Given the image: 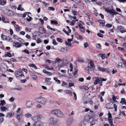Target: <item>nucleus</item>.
<instances>
[{
    "label": "nucleus",
    "instance_id": "f257e3e1",
    "mask_svg": "<svg viewBox=\"0 0 126 126\" xmlns=\"http://www.w3.org/2000/svg\"><path fill=\"white\" fill-rule=\"evenodd\" d=\"M51 112L52 114L60 118H62L64 116L63 113L59 110L56 109L53 110Z\"/></svg>",
    "mask_w": 126,
    "mask_h": 126
},
{
    "label": "nucleus",
    "instance_id": "f03ea898",
    "mask_svg": "<svg viewBox=\"0 0 126 126\" xmlns=\"http://www.w3.org/2000/svg\"><path fill=\"white\" fill-rule=\"evenodd\" d=\"M22 72V70L20 69L18 71H16L15 72V75L17 79H20L24 77V75L21 74Z\"/></svg>",
    "mask_w": 126,
    "mask_h": 126
},
{
    "label": "nucleus",
    "instance_id": "7ed1b4c3",
    "mask_svg": "<svg viewBox=\"0 0 126 126\" xmlns=\"http://www.w3.org/2000/svg\"><path fill=\"white\" fill-rule=\"evenodd\" d=\"M36 101L44 105H45L47 102V101L45 99L41 96L36 97Z\"/></svg>",
    "mask_w": 126,
    "mask_h": 126
},
{
    "label": "nucleus",
    "instance_id": "20e7f679",
    "mask_svg": "<svg viewBox=\"0 0 126 126\" xmlns=\"http://www.w3.org/2000/svg\"><path fill=\"white\" fill-rule=\"evenodd\" d=\"M94 68L95 66L94 62L92 61H90L88 63V66L86 68V69L89 72L91 70L92 68L93 69Z\"/></svg>",
    "mask_w": 126,
    "mask_h": 126
},
{
    "label": "nucleus",
    "instance_id": "39448f33",
    "mask_svg": "<svg viewBox=\"0 0 126 126\" xmlns=\"http://www.w3.org/2000/svg\"><path fill=\"white\" fill-rule=\"evenodd\" d=\"M57 120L54 117L50 118L49 120V122L51 125L55 124L57 122Z\"/></svg>",
    "mask_w": 126,
    "mask_h": 126
},
{
    "label": "nucleus",
    "instance_id": "423d86ee",
    "mask_svg": "<svg viewBox=\"0 0 126 126\" xmlns=\"http://www.w3.org/2000/svg\"><path fill=\"white\" fill-rule=\"evenodd\" d=\"M108 120L109 123L110 125L111 126H113V124L112 119V115L109 112L108 113Z\"/></svg>",
    "mask_w": 126,
    "mask_h": 126
},
{
    "label": "nucleus",
    "instance_id": "0eeeda50",
    "mask_svg": "<svg viewBox=\"0 0 126 126\" xmlns=\"http://www.w3.org/2000/svg\"><path fill=\"white\" fill-rule=\"evenodd\" d=\"M23 43H19L18 42H15L13 43V47H20L22 45Z\"/></svg>",
    "mask_w": 126,
    "mask_h": 126
},
{
    "label": "nucleus",
    "instance_id": "6e6552de",
    "mask_svg": "<svg viewBox=\"0 0 126 126\" xmlns=\"http://www.w3.org/2000/svg\"><path fill=\"white\" fill-rule=\"evenodd\" d=\"M97 68L98 70L102 71V72H106L108 71V69L107 68L102 67L99 65L97 66Z\"/></svg>",
    "mask_w": 126,
    "mask_h": 126
},
{
    "label": "nucleus",
    "instance_id": "1a4fd4ad",
    "mask_svg": "<svg viewBox=\"0 0 126 126\" xmlns=\"http://www.w3.org/2000/svg\"><path fill=\"white\" fill-rule=\"evenodd\" d=\"M92 117V115L90 114L89 115H87L85 116L84 118V119L86 121H89L90 120Z\"/></svg>",
    "mask_w": 126,
    "mask_h": 126
},
{
    "label": "nucleus",
    "instance_id": "9d476101",
    "mask_svg": "<svg viewBox=\"0 0 126 126\" xmlns=\"http://www.w3.org/2000/svg\"><path fill=\"white\" fill-rule=\"evenodd\" d=\"M118 67H125L126 66V61H123L122 63H119L118 64Z\"/></svg>",
    "mask_w": 126,
    "mask_h": 126
},
{
    "label": "nucleus",
    "instance_id": "9b49d317",
    "mask_svg": "<svg viewBox=\"0 0 126 126\" xmlns=\"http://www.w3.org/2000/svg\"><path fill=\"white\" fill-rule=\"evenodd\" d=\"M73 121V119L72 118L68 119L66 122L68 126H70L71 124Z\"/></svg>",
    "mask_w": 126,
    "mask_h": 126
},
{
    "label": "nucleus",
    "instance_id": "f8f14e48",
    "mask_svg": "<svg viewBox=\"0 0 126 126\" xmlns=\"http://www.w3.org/2000/svg\"><path fill=\"white\" fill-rule=\"evenodd\" d=\"M26 105L27 107H32L33 105V104L32 102L30 101H28L26 103Z\"/></svg>",
    "mask_w": 126,
    "mask_h": 126
},
{
    "label": "nucleus",
    "instance_id": "ddd939ff",
    "mask_svg": "<svg viewBox=\"0 0 126 126\" xmlns=\"http://www.w3.org/2000/svg\"><path fill=\"white\" fill-rule=\"evenodd\" d=\"M43 123L39 122L36 121L34 123V125L36 126H43Z\"/></svg>",
    "mask_w": 126,
    "mask_h": 126
},
{
    "label": "nucleus",
    "instance_id": "4468645a",
    "mask_svg": "<svg viewBox=\"0 0 126 126\" xmlns=\"http://www.w3.org/2000/svg\"><path fill=\"white\" fill-rule=\"evenodd\" d=\"M34 118L36 119V120L37 121H38L40 119L43 118L44 117L41 115H38L35 116Z\"/></svg>",
    "mask_w": 126,
    "mask_h": 126
},
{
    "label": "nucleus",
    "instance_id": "2eb2a0df",
    "mask_svg": "<svg viewBox=\"0 0 126 126\" xmlns=\"http://www.w3.org/2000/svg\"><path fill=\"white\" fill-rule=\"evenodd\" d=\"M39 31L41 33H45V31L44 28L41 27H40L39 28Z\"/></svg>",
    "mask_w": 126,
    "mask_h": 126
},
{
    "label": "nucleus",
    "instance_id": "dca6fc26",
    "mask_svg": "<svg viewBox=\"0 0 126 126\" xmlns=\"http://www.w3.org/2000/svg\"><path fill=\"white\" fill-rule=\"evenodd\" d=\"M101 79H100V78H96V80L94 82V84L95 85H96L98 83H99V82L100 81Z\"/></svg>",
    "mask_w": 126,
    "mask_h": 126
},
{
    "label": "nucleus",
    "instance_id": "f3484780",
    "mask_svg": "<svg viewBox=\"0 0 126 126\" xmlns=\"http://www.w3.org/2000/svg\"><path fill=\"white\" fill-rule=\"evenodd\" d=\"M5 54L4 55L5 57H11L13 56V55L11 54V53L9 52H5Z\"/></svg>",
    "mask_w": 126,
    "mask_h": 126
},
{
    "label": "nucleus",
    "instance_id": "a211bd4d",
    "mask_svg": "<svg viewBox=\"0 0 126 126\" xmlns=\"http://www.w3.org/2000/svg\"><path fill=\"white\" fill-rule=\"evenodd\" d=\"M44 67H45V68H46V69H47V70H53V68L51 67H50L47 65H44Z\"/></svg>",
    "mask_w": 126,
    "mask_h": 126
},
{
    "label": "nucleus",
    "instance_id": "6ab92c4d",
    "mask_svg": "<svg viewBox=\"0 0 126 126\" xmlns=\"http://www.w3.org/2000/svg\"><path fill=\"white\" fill-rule=\"evenodd\" d=\"M7 3L6 0H0V4L2 5H4L6 4Z\"/></svg>",
    "mask_w": 126,
    "mask_h": 126
},
{
    "label": "nucleus",
    "instance_id": "aec40b11",
    "mask_svg": "<svg viewBox=\"0 0 126 126\" xmlns=\"http://www.w3.org/2000/svg\"><path fill=\"white\" fill-rule=\"evenodd\" d=\"M65 93L67 94H69L71 96L72 94V93L71 90H66L65 91Z\"/></svg>",
    "mask_w": 126,
    "mask_h": 126
},
{
    "label": "nucleus",
    "instance_id": "412c9836",
    "mask_svg": "<svg viewBox=\"0 0 126 126\" xmlns=\"http://www.w3.org/2000/svg\"><path fill=\"white\" fill-rule=\"evenodd\" d=\"M109 13H110L112 15H114L115 14H117V13L115 12V10L113 9H111Z\"/></svg>",
    "mask_w": 126,
    "mask_h": 126
},
{
    "label": "nucleus",
    "instance_id": "4be33fe9",
    "mask_svg": "<svg viewBox=\"0 0 126 126\" xmlns=\"http://www.w3.org/2000/svg\"><path fill=\"white\" fill-rule=\"evenodd\" d=\"M14 26L15 27L16 29V30L17 31L19 32L20 31V27L19 25L16 24Z\"/></svg>",
    "mask_w": 126,
    "mask_h": 126
},
{
    "label": "nucleus",
    "instance_id": "5701e85b",
    "mask_svg": "<svg viewBox=\"0 0 126 126\" xmlns=\"http://www.w3.org/2000/svg\"><path fill=\"white\" fill-rule=\"evenodd\" d=\"M88 18L89 19V20H88V22H87V24L88 25H92L93 23V22H92V21L90 20V18L89 17H88Z\"/></svg>",
    "mask_w": 126,
    "mask_h": 126
},
{
    "label": "nucleus",
    "instance_id": "b1692460",
    "mask_svg": "<svg viewBox=\"0 0 126 126\" xmlns=\"http://www.w3.org/2000/svg\"><path fill=\"white\" fill-rule=\"evenodd\" d=\"M98 121V120L97 119H96L95 120H92L91 122V125H94L95 123V121Z\"/></svg>",
    "mask_w": 126,
    "mask_h": 126
},
{
    "label": "nucleus",
    "instance_id": "393cba45",
    "mask_svg": "<svg viewBox=\"0 0 126 126\" xmlns=\"http://www.w3.org/2000/svg\"><path fill=\"white\" fill-rule=\"evenodd\" d=\"M53 79L54 80L57 82V84H60L61 83L60 81L57 78H54Z\"/></svg>",
    "mask_w": 126,
    "mask_h": 126
},
{
    "label": "nucleus",
    "instance_id": "a878e982",
    "mask_svg": "<svg viewBox=\"0 0 126 126\" xmlns=\"http://www.w3.org/2000/svg\"><path fill=\"white\" fill-rule=\"evenodd\" d=\"M0 109L1 111H5L7 109L5 107L3 106H1Z\"/></svg>",
    "mask_w": 126,
    "mask_h": 126
},
{
    "label": "nucleus",
    "instance_id": "bb28decb",
    "mask_svg": "<svg viewBox=\"0 0 126 126\" xmlns=\"http://www.w3.org/2000/svg\"><path fill=\"white\" fill-rule=\"evenodd\" d=\"M78 126H86V125L83 122L81 121L79 123Z\"/></svg>",
    "mask_w": 126,
    "mask_h": 126
},
{
    "label": "nucleus",
    "instance_id": "cd10ccee",
    "mask_svg": "<svg viewBox=\"0 0 126 126\" xmlns=\"http://www.w3.org/2000/svg\"><path fill=\"white\" fill-rule=\"evenodd\" d=\"M105 54H99L98 55V56L101 57L102 59H105Z\"/></svg>",
    "mask_w": 126,
    "mask_h": 126
},
{
    "label": "nucleus",
    "instance_id": "c85d7f7f",
    "mask_svg": "<svg viewBox=\"0 0 126 126\" xmlns=\"http://www.w3.org/2000/svg\"><path fill=\"white\" fill-rule=\"evenodd\" d=\"M29 65L30 66L33 67L35 69H37L36 66L34 64H30Z\"/></svg>",
    "mask_w": 126,
    "mask_h": 126
},
{
    "label": "nucleus",
    "instance_id": "c756f323",
    "mask_svg": "<svg viewBox=\"0 0 126 126\" xmlns=\"http://www.w3.org/2000/svg\"><path fill=\"white\" fill-rule=\"evenodd\" d=\"M61 61V60L59 58H57L55 59V62L56 63H60Z\"/></svg>",
    "mask_w": 126,
    "mask_h": 126
},
{
    "label": "nucleus",
    "instance_id": "7c9ffc66",
    "mask_svg": "<svg viewBox=\"0 0 126 126\" xmlns=\"http://www.w3.org/2000/svg\"><path fill=\"white\" fill-rule=\"evenodd\" d=\"M77 73L78 71L77 70H76L75 72H74L73 73V75L75 77H76L78 76V74Z\"/></svg>",
    "mask_w": 126,
    "mask_h": 126
},
{
    "label": "nucleus",
    "instance_id": "2f4dec72",
    "mask_svg": "<svg viewBox=\"0 0 126 126\" xmlns=\"http://www.w3.org/2000/svg\"><path fill=\"white\" fill-rule=\"evenodd\" d=\"M22 5L21 4H19L18 5V7L17 8V9L19 10H20L21 11H22L24 9L21 7Z\"/></svg>",
    "mask_w": 126,
    "mask_h": 126
},
{
    "label": "nucleus",
    "instance_id": "473e14b6",
    "mask_svg": "<svg viewBox=\"0 0 126 126\" xmlns=\"http://www.w3.org/2000/svg\"><path fill=\"white\" fill-rule=\"evenodd\" d=\"M96 47L97 48L100 49H101V46L100 44H97L96 45Z\"/></svg>",
    "mask_w": 126,
    "mask_h": 126
},
{
    "label": "nucleus",
    "instance_id": "72a5a7b5",
    "mask_svg": "<svg viewBox=\"0 0 126 126\" xmlns=\"http://www.w3.org/2000/svg\"><path fill=\"white\" fill-rule=\"evenodd\" d=\"M51 24H54L55 25H57L58 24V22L57 21H54L52 20L51 21Z\"/></svg>",
    "mask_w": 126,
    "mask_h": 126
},
{
    "label": "nucleus",
    "instance_id": "f704fd0d",
    "mask_svg": "<svg viewBox=\"0 0 126 126\" xmlns=\"http://www.w3.org/2000/svg\"><path fill=\"white\" fill-rule=\"evenodd\" d=\"M28 16L29 17V18L27 17L26 18V19L27 21L30 22L32 20V18L31 17H30L29 15H28Z\"/></svg>",
    "mask_w": 126,
    "mask_h": 126
},
{
    "label": "nucleus",
    "instance_id": "c9c22d12",
    "mask_svg": "<svg viewBox=\"0 0 126 126\" xmlns=\"http://www.w3.org/2000/svg\"><path fill=\"white\" fill-rule=\"evenodd\" d=\"M59 50L62 52H64L65 50V49L63 47H61L59 49Z\"/></svg>",
    "mask_w": 126,
    "mask_h": 126
},
{
    "label": "nucleus",
    "instance_id": "e433bc0d",
    "mask_svg": "<svg viewBox=\"0 0 126 126\" xmlns=\"http://www.w3.org/2000/svg\"><path fill=\"white\" fill-rule=\"evenodd\" d=\"M1 103L0 104V105H1V106H3V105H4L5 104V102L4 100H2L1 101Z\"/></svg>",
    "mask_w": 126,
    "mask_h": 126
},
{
    "label": "nucleus",
    "instance_id": "4c0bfd02",
    "mask_svg": "<svg viewBox=\"0 0 126 126\" xmlns=\"http://www.w3.org/2000/svg\"><path fill=\"white\" fill-rule=\"evenodd\" d=\"M21 115V114L18 113H17L16 115V118L18 120H20V116Z\"/></svg>",
    "mask_w": 126,
    "mask_h": 126
},
{
    "label": "nucleus",
    "instance_id": "58836bf2",
    "mask_svg": "<svg viewBox=\"0 0 126 126\" xmlns=\"http://www.w3.org/2000/svg\"><path fill=\"white\" fill-rule=\"evenodd\" d=\"M32 77L34 80H36L37 79V76L35 75H32Z\"/></svg>",
    "mask_w": 126,
    "mask_h": 126
},
{
    "label": "nucleus",
    "instance_id": "ea45409f",
    "mask_svg": "<svg viewBox=\"0 0 126 126\" xmlns=\"http://www.w3.org/2000/svg\"><path fill=\"white\" fill-rule=\"evenodd\" d=\"M48 10H49L54 11L55 10V8L52 7H49L48 8Z\"/></svg>",
    "mask_w": 126,
    "mask_h": 126
},
{
    "label": "nucleus",
    "instance_id": "a19ab883",
    "mask_svg": "<svg viewBox=\"0 0 126 126\" xmlns=\"http://www.w3.org/2000/svg\"><path fill=\"white\" fill-rule=\"evenodd\" d=\"M65 44L67 46H71V43L68 42L66 41L65 42Z\"/></svg>",
    "mask_w": 126,
    "mask_h": 126
},
{
    "label": "nucleus",
    "instance_id": "79ce46f5",
    "mask_svg": "<svg viewBox=\"0 0 126 126\" xmlns=\"http://www.w3.org/2000/svg\"><path fill=\"white\" fill-rule=\"evenodd\" d=\"M9 13V14L8 15L10 16H12L13 15V12L10 10H9L8 12V14Z\"/></svg>",
    "mask_w": 126,
    "mask_h": 126
},
{
    "label": "nucleus",
    "instance_id": "37998d69",
    "mask_svg": "<svg viewBox=\"0 0 126 126\" xmlns=\"http://www.w3.org/2000/svg\"><path fill=\"white\" fill-rule=\"evenodd\" d=\"M47 28L49 29H50L51 30H52L53 31H56V30L55 29H53L51 28L49 25H47Z\"/></svg>",
    "mask_w": 126,
    "mask_h": 126
},
{
    "label": "nucleus",
    "instance_id": "c03bdc74",
    "mask_svg": "<svg viewBox=\"0 0 126 126\" xmlns=\"http://www.w3.org/2000/svg\"><path fill=\"white\" fill-rule=\"evenodd\" d=\"M25 116L26 117L28 118L31 117L32 116V115L28 113L25 114Z\"/></svg>",
    "mask_w": 126,
    "mask_h": 126
},
{
    "label": "nucleus",
    "instance_id": "a18cd8bd",
    "mask_svg": "<svg viewBox=\"0 0 126 126\" xmlns=\"http://www.w3.org/2000/svg\"><path fill=\"white\" fill-rule=\"evenodd\" d=\"M126 100H125V99L124 98H122L121 99V100L120 101V103H122V104H124Z\"/></svg>",
    "mask_w": 126,
    "mask_h": 126
},
{
    "label": "nucleus",
    "instance_id": "49530a36",
    "mask_svg": "<svg viewBox=\"0 0 126 126\" xmlns=\"http://www.w3.org/2000/svg\"><path fill=\"white\" fill-rule=\"evenodd\" d=\"M14 115V113H9L8 114V116L9 117H12Z\"/></svg>",
    "mask_w": 126,
    "mask_h": 126
},
{
    "label": "nucleus",
    "instance_id": "de8ad7c7",
    "mask_svg": "<svg viewBox=\"0 0 126 126\" xmlns=\"http://www.w3.org/2000/svg\"><path fill=\"white\" fill-rule=\"evenodd\" d=\"M98 21L100 23L104 25L105 24V21L102 20H99Z\"/></svg>",
    "mask_w": 126,
    "mask_h": 126
},
{
    "label": "nucleus",
    "instance_id": "09e8293b",
    "mask_svg": "<svg viewBox=\"0 0 126 126\" xmlns=\"http://www.w3.org/2000/svg\"><path fill=\"white\" fill-rule=\"evenodd\" d=\"M52 43L54 45H57V43L55 39L53 40Z\"/></svg>",
    "mask_w": 126,
    "mask_h": 126
},
{
    "label": "nucleus",
    "instance_id": "8fccbe9b",
    "mask_svg": "<svg viewBox=\"0 0 126 126\" xmlns=\"http://www.w3.org/2000/svg\"><path fill=\"white\" fill-rule=\"evenodd\" d=\"M78 26L79 28L80 29L84 28L83 25L80 23L79 24Z\"/></svg>",
    "mask_w": 126,
    "mask_h": 126
},
{
    "label": "nucleus",
    "instance_id": "3c124183",
    "mask_svg": "<svg viewBox=\"0 0 126 126\" xmlns=\"http://www.w3.org/2000/svg\"><path fill=\"white\" fill-rule=\"evenodd\" d=\"M79 37H77V38L78 39L81 40L82 39L83 37L82 36L79 35L77 33Z\"/></svg>",
    "mask_w": 126,
    "mask_h": 126
},
{
    "label": "nucleus",
    "instance_id": "603ef678",
    "mask_svg": "<svg viewBox=\"0 0 126 126\" xmlns=\"http://www.w3.org/2000/svg\"><path fill=\"white\" fill-rule=\"evenodd\" d=\"M73 93L74 95L73 99L75 100H76L77 99L76 94L74 92H73Z\"/></svg>",
    "mask_w": 126,
    "mask_h": 126
},
{
    "label": "nucleus",
    "instance_id": "864d4df0",
    "mask_svg": "<svg viewBox=\"0 0 126 126\" xmlns=\"http://www.w3.org/2000/svg\"><path fill=\"white\" fill-rule=\"evenodd\" d=\"M97 35L99 37H103V35L100 33H99L97 34Z\"/></svg>",
    "mask_w": 126,
    "mask_h": 126
},
{
    "label": "nucleus",
    "instance_id": "5fc2aeb1",
    "mask_svg": "<svg viewBox=\"0 0 126 126\" xmlns=\"http://www.w3.org/2000/svg\"><path fill=\"white\" fill-rule=\"evenodd\" d=\"M124 28V27L121 26H118L117 27V29L119 30L123 29Z\"/></svg>",
    "mask_w": 126,
    "mask_h": 126
},
{
    "label": "nucleus",
    "instance_id": "6e6d98bb",
    "mask_svg": "<svg viewBox=\"0 0 126 126\" xmlns=\"http://www.w3.org/2000/svg\"><path fill=\"white\" fill-rule=\"evenodd\" d=\"M15 99V98L13 97H11L9 99L10 101L12 102L14 101Z\"/></svg>",
    "mask_w": 126,
    "mask_h": 126
},
{
    "label": "nucleus",
    "instance_id": "4d7b16f0",
    "mask_svg": "<svg viewBox=\"0 0 126 126\" xmlns=\"http://www.w3.org/2000/svg\"><path fill=\"white\" fill-rule=\"evenodd\" d=\"M68 84L69 87H71L74 86V84L73 83H69Z\"/></svg>",
    "mask_w": 126,
    "mask_h": 126
},
{
    "label": "nucleus",
    "instance_id": "13d9d810",
    "mask_svg": "<svg viewBox=\"0 0 126 126\" xmlns=\"http://www.w3.org/2000/svg\"><path fill=\"white\" fill-rule=\"evenodd\" d=\"M22 52H24L25 53L27 54H29V52L28 50L26 49L23 50H22Z\"/></svg>",
    "mask_w": 126,
    "mask_h": 126
},
{
    "label": "nucleus",
    "instance_id": "bf43d9fd",
    "mask_svg": "<svg viewBox=\"0 0 126 126\" xmlns=\"http://www.w3.org/2000/svg\"><path fill=\"white\" fill-rule=\"evenodd\" d=\"M53 62V61H51L48 59H47L46 60V63L48 62L49 63H51L52 62Z\"/></svg>",
    "mask_w": 126,
    "mask_h": 126
},
{
    "label": "nucleus",
    "instance_id": "052dcab7",
    "mask_svg": "<svg viewBox=\"0 0 126 126\" xmlns=\"http://www.w3.org/2000/svg\"><path fill=\"white\" fill-rule=\"evenodd\" d=\"M57 40L58 41L60 42H62L63 41L62 39L59 38H57Z\"/></svg>",
    "mask_w": 126,
    "mask_h": 126
},
{
    "label": "nucleus",
    "instance_id": "680f3d73",
    "mask_svg": "<svg viewBox=\"0 0 126 126\" xmlns=\"http://www.w3.org/2000/svg\"><path fill=\"white\" fill-rule=\"evenodd\" d=\"M84 47L86 48L88 46V44L87 42L85 43L84 44Z\"/></svg>",
    "mask_w": 126,
    "mask_h": 126
},
{
    "label": "nucleus",
    "instance_id": "e2e57ef3",
    "mask_svg": "<svg viewBox=\"0 0 126 126\" xmlns=\"http://www.w3.org/2000/svg\"><path fill=\"white\" fill-rule=\"evenodd\" d=\"M75 22V20H73L72 22L70 23V24L71 25L73 26L74 25Z\"/></svg>",
    "mask_w": 126,
    "mask_h": 126
},
{
    "label": "nucleus",
    "instance_id": "0e129e2a",
    "mask_svg": "<svg viewBox=\"0 0 126 126\" xmlns=\"http://www.w3.org/2000/svg\"><path fill=\"white\" fill-rule=\"evenodd\" d=\"M45 82L46 84L49 85H50L51 83V81H48L47 82H46V80L45 81Z\"/></svg>",
    "mask_w": 126,
    "mask_h": 126
},
{
    "label": "nucleus",
    "instance_id": "69168bd1",
    "mask_svg": "<svg viewBox=\"0 0 126 126\" xmlns=\"http://www.w3.org/2000/svg\"><path fill=\"white\" fill-rule=\"evenodd\" d=\"M25 31L28 32H31V30L30 29H29L27 27H26L25 28Z\"/></svg>",
    "mask_w": 126,
    "mask_h": 126
},
{
    "label": "nucleus",
    "instance_id": "338daca9",
    "mask_svg": "<svg viewBox=\"0 0 126 126\" xmlns=\"http://www.w3.org/2000/svg\"><path fill=\"white\" fill-rule=\"evenodd\" d=\"M43 126H50L49 124L46 123H43Z\"/></svg>",
    "mask_w": 126,
    "mask_h": 126
},
{
    "label": "nucleus",
    "instance_id": "774afa93",
    "mask_svg": "<svg viewBox=\"0 0 126 126\" xmlns=\"http://www.w3.org/2000/svg\"><path fill=\"white\" fill-rule=\"evenodd\" d=\"M63 31L67 35H69L68 32L67 31H65L64 29H63Z\"/></svg>",
    "mask_w": 126,
    "mask_h": 126
}]
</instances>
